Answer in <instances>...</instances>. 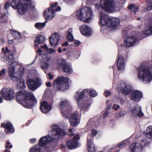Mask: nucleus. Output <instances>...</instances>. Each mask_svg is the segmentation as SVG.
I'll return each instance as SVG.
<instances>
[{"label": "nucleus", "mask_w": 152, "mask_h": 152, "mask_svg": "<svg viewBox=\"0 0 152 152\" xmlns=\"http://www.w3.org/2000/svg\"><path fill=\"white\" fill-rule=\"evenodd\" d=\"M89 92L90 95L92 97H95L97 95V93L94 90L89 91L86 89L81 91H78L76 93L75 97L79 105L81 106V110L85 112L88 111L89 108L90 104L88 103V98L86 95Z\"/></svg>", "instance_id": "nucleus-1"}, {"label": "nucleus", "mask_w": 152, "mask_h": 152, "mask_svg": "<svg viewBox=\"0 0 152 152\" xmlns=\"http://www.w3.org/2000/svg\"><path fill=\"white\" fill-rule=\"evenodd\" d=\"M57 141L56 138L52 137L50 135L43 136L39 139L38 145L31 148L30 152H41V146L44 148L45 151L50 152L53 150L55 146H51L50 143L52 141L56 142Z\"/></svg>", "instance_id": "nucleus-2"}, {"label": "nucleus", "mask_w": 152, "mask_h": 152, "mask_svg": "<svg viewBox=\"0 0 152 152\" xmlns=\"http://www.w3.org/2000/svg\"><path fill=\"white\" fill-rule=\"evenodd\" d=\"M137 77L145 83H150L152 80V65H141L138 69Z\"/></svg>", "instance_id": "nucleus-3"}, {"label": "nucleus", "mask_w": 152, "mask_h": 152, "mask_svg": "<svg viewBox=\"0 0 152 152\" xmlns=\"http://www.w3.org/2000/svg\"><path fill=\"white\" fill-rule=\"evenodd\" d=\"M34 76V77L29 79V89L34 91L42 83L41 79L38 77H35L37 75V72L35 67L29 70V73Z\"/></svg>", "instance_id": "nucleus-4"}, {"label": "nucleus", "mask_w": 152, "mask_h": 152, "mask_svg": "<svg viewBox=\"0 0 152 152\" xmlns=\"http://www.w3.org/2000/svg\"><path fill=\"white\" fill-rule=\"evenodd\" d=\"M95 7L97 10L101 7L107 12H110L115 10V3L114 0H100L99 4H95Z\"/></svg>", "instance_id": "nucleus-5"}, {"label": "nucleus", "mask_w": 152, "mask_h": 152, "mask_svg": "<svg viewBox=\"0 0 152 152\" xmlns=\"http://www.w3.org/2000/svg\"><path fill=\"white\" fill-rule=\"evenodd\" d=\"M15 98L18 102L25 108H28V93L24 90H22L16 93Z\"/></svg>", "instance_id": "nucleus-6"}, {"label": "nucleus", "mask_w": 152, "mask_h": 152, "mask_svg": "<svg viewBox=\"0 0 152 152\" xmlns=\"http://www.w3.org/2000/svg\"><path fill=\"white\" fill-rule=\"evenodd\" d=\"M68 79L63 77H58L53 82V86L57 90L64 91L69 88Z\"/></svg>", "instance_id": "nucleus-7"}, {"label": "nucleus", "mask_w": 152, "mask_h": 152, "mask_svg": "<svg viewBox=\"0 0 152 152\" xmlns=\"http://www.w3.org/2000/svg\"><path fill=\"white\" fill-rule=\"evenodd\" d=\"M0 94V103L3 102V99L7 100L13 99L15 96V92L14 90L10 88L5 87L1 90Z\"/></svg>", "instance_id": "nucleus-8"}, {"label": "nucleus", "mask_w": 152, "mask_h": 152, "mask_svg": "<svg viewBox=\"0 0 152 152\" xmlns=\"http://www.w3.org/2000/svg\"><path fill=\"white\" fill-rule=\"evenodd\" d=\"M59 104L61 106L60 111L63 116L65 118H67L69 115L72 112L71 106L66 100L61 101Z\"/></svg>", "instance_id": "nucleus-9"}, {"label": "nucleus", "mask_w": 152, "mask_h": 152, "mask_svg": "<svg viewBox=\"0 0 152 152\" xmlns=\"http://www.w3.org/2000/svg\"><path fill=\"white\" fill-rule=\"evenodd\" d=\"M10 5L14 9L17 10L21 15H24L27 10L26 4H22L21 0H13Z\"/></svg>", "instance_id": "nucleus-10"}, {"label": "nucleus", "mask_w": 152, "mask_h": 152, "mask_svg": "<svg viewBox=\"0 0 152 152\" xmlns=\"http://www.w3.org/2000/svg\"><path fill=\"white\" fill-rule=\"evenodd\" d=\"M137 40V37L134 33L127 36L124 40V45L126 48H128L134 45Z\"/></svg>", "instance_id": "nucleus-11"}, {"label": "nucleus", "mask_w": 152, "mask_h": 152, "mask_svg": "<svg viewBox=\"0 0 152 152\" xmlns=\"http://www.w3.org/2000/svg\"><path fill=\"white\" fill-rule=\"evenodd\" d=\"M149 143L146 139H144L142 141L141 143L136 142L132 144L130 146L132 152H142L143 146H146Z\"/></svg>", "instance_id": "nucleus-12"}, {"label": "nucleus", "mask_w": 152, "mask_h": 152, "mask_svg": "<svg viewBox=\"0 0 152 152\" xmlns=\"http://www.w3.org/2000/svg\"><path fill=\"white\" fill-rule=\"evenodd\" d=\"M51 134L58 138H61L65 134V132L63 129L60 128L59 126L54 124L51 126Z\"/></svg>", "instance_id": "nucleus-13"}, {"label": "nucleus", "mask_w": 152, "mask_h": 152, "mask_svg": "<svg viewBox=\"0 0 152 152\" xmlns=\"http://www.w3.org/2000/svg\"><path fill=\"white\" fill-rule=\"evenodd\" d=\"M57 4V2H56L54 4H52L51 7H49L47 10H45L44 15L46 20H51L54 17L55 15L54 8Z\"/></svg>", "instance_id": "nucleus-14"}, {"label": "nucleus", "mask_w": 152, "mask_h": 152, "mask_svg": "<svg viewBox=\"0 0 152 152\" xmlns=\"http://www.w3.org/2000/svg\"><path fill=\"white\" fill-rule=\"evenodd\" d=\"M117 89L123 94L127 95L131 92V86L124 82H121L118 85Z\"/></svg>", "instance_id": "nucleus-15"}, {"label": "nucleus", "mask_w": 152, "mask_h": 152, "mask_svg": "<svg viewBox=\"0 0 152 152\" xmlns=\"http://www.w3.org/2000/svg\"><path fill=\"white\" fill-rule=\"evenodd\" d=\"M10 77L14 82L18 83L17 86L18 89H20L25 88V84L24 80L22 78H19L18 77H16L13 74L10 75Z\"/></svg>", "instance_id": "nucleus-16"}, {"label": "nucleus", "mask_w": 152, "mask_h": 152, "mask_svg": "<svg viewBox=\"0 0 152 152\" xmlns=\"http://www.w3.org/2000/svg\"><path fill=\"white\" fill-rule=\"evenodd\" d=\"M79 113L77 112H75L70 116L69 121L72 126L75 127L79 124Z\"/></svg>", "instance_id": "nucleus-17"}, {"label": "nucleus", "mask_w": 152, "mask_h": 152, "mask_svg": "<svg viewBox=\"0 0 152 152\" xmlns=\"http://www.w3.org/2000/svg\"><path fill=\"white\" fill-rule=\"evenodd\" d=\"M99 24L100 26H104L108 25L110 18L108 15L102 11H100L99 15Z\"/></svg>", "instance_id": "nucleus-18"}, {"label": "nucleus", "mask_w": 152, "mask_h": 152, "mask_svg": "<svg viewBox=\"0 0 152 152\" xmlns=\"http://www.w3.org/2000/svg\"><path fill=\"white\" fill-rule=\"evenodd\" d=\"M86 10H88L86 11L83 16L84 18H82V21L85 23H88L90 22L91 20L93 18L94 15L93 14V12L91 8L88 7H86Z\"/></svg>", "instance_id": "nucleus-19"}, {"label": "nucleus", "mask_w": 152, "mask_h": 152, "mask_svg": "<svg viewBox=\"0 0 152 152\" xmlns=\"http://www.w3.org/2000/svg\"><path fill=\"white\" fill-rule=\"evenodd\" d=\"M60 39V34L57 33L53 34L50 38V44L53 47L57 45Z\"/></svg>", "instance_id": "nucleus-20"}, {"label": "nucleus", "mask_w": 152, "mask_h": 152, "mask_svg": "<svg viewBox=\"0 0 152 152\" xmlns=\"http://www.w3.org/2000/svg\"><path fill=\"white\" fill-rule=\"evenodd\" d=\"M1 127L5 128L4 132L6 134H12L15 132V129L12 124L9 122L1 123Z\"/></svg>", "instance_id": "nucleus-21"}, {"label": "nucleus", "mask_w": 152, "mask_h": 152, "mask_svg": "<svg viewBox=\"0 0 152 152\" xmlns=\"http://www.w3.org/2000/svg\"><path fill=\"white\" fill-rule=\"evenodd\" d=\"M82 33L86 36H89L93 34V31L90 27L86 25H82L80 28Z\"/></svg>", "instance_id": "nucleus-22"}, {"label": "nucleus", "mask_w": 152, "mask_h": 152, "mask_svg": "<svg viewBox=\"0 0 152 152\" xmlns=\"http://www.w3.org/2000/svg\"><path fill=\"white\" fill-rule=\"evenodd\" d=\"M119 51L117 56V65L118 69L120 70L124 69L125 67L124 60L123 56Z\"/></svg>", "instance_id": "nucleus-23"}, {"label": "nucleus", "mask_w": 152, "mask_h": 152, "mask_svg": "<svg viewBox=\"0 0 152 152\" xmlns=\"http://www.w3.org/2000/svg\"><path fill=\"white\" fill-rule=\"evenodd\" d=\"M51 56L48 55L43 56V59L41 65L42 69H48L49 66V62L51 59Z\"/></svg>", "instance_id": "nucleus-24"}, {"label": "nucleus", "mask_w": 152, "mask_h": 152, "mask_svg": "<svg viewBox=\"0 0 152 152\" xmlns=\"http://www.w3.org/2000/svg\"><path fill=\"white\" fill-rule=\"evenodd\" d=\"M132 115L135 117H140L143 115V113L142 112L141 107L137 105H135L132 110Z\"/></svg>", "instance_id": "nucleus-25"}, {"label": "nucleus", "mask_w": 152, "mask_h": 152, "mask_svg": "<svg viewBox=\"0 0 152 152\" xmlns=\"http://www.w3.org/2000/svg\"><path fill=\"white\" fill-rule=\"evenodd\" d=\"M142 96V92L138 90H136L132 93L131 99L133 102H139Z\"/></svg>", "instance_id": "nucleus-26"}, {"label": "nucleus", "mask_w": 152, "mask_h": 152, "mask_svg": "<svg viewBox=\"0 0 152 152\" xmlns=\"http://www.w3.org/2000/svg\"><path fill=\"white\" fill-rule=\"evenodd\" d=\"M52 106L51 104H49L46 101H43L41 103L40 108L43 113L49 112L51 109Z\"/></svg>", "instance_id": "nucleus-27"}, {"label": "nucleus", "mask_w": 152, "mask_h": 152, "mask_svg": "<svg viewBox=\"0 0 152 152\" xmlns=\"http://www.w3.org/2000/svg\"><path fill=\"white\" fill-rule=\"evenodd\" d=\"M119 24V20L118 19L114 17L110 18L108 23L110 28H115Z\"/></svg>", "instance_id": "nucleus-28"}, {"label": "nucleus", "mask_w": 152, "mask_h": 152, "mask_svg": "<svg viewBox=\"0 0 152 152\" xmlns=\"http://www.w3.org/2000/svg\"><path fill=\"white\" fill-rule=\"evenodd\" d=\"M93 138V137L90 135L88 137L87 145L88 152H95V151L94 145L92 143V140Z\"/></svg>", "instance_id": "nucleus-29"}, {"label": "nucleus", "mask_w": 152, "mask_h": 152, "mask_svg": "<svg viewBox=\"0 0 152 152\" xmlns=\"http://www.w3.org/2000/svg\"><path fill=\"white\" fill-rule=\"evenodd\" d=\"M61 66L63 68V71L69 74H70L72 72V69L70 65H69L63 61L61 63Z\"/></svg>", "instance_id": "nucleus-30"}, {"label": "nucleus", "mask_w": 152, "mask_h": 152, "mask_svg": "<svg viewBox=\"0 0 152 152\" xmlns=\"http://www.w3.org/2000/svg\"><path fill=\"white\" fill-rule=\"evenodd\" d=\"M147 20L148 21L149 24L146 27L145 32H143L146 35H150L152 34V19H148Z\"/></svg>", "instance_id": "nucleus-31"}, {"label": "nucleus", "mask_w": 152, "mask_h": 152, "mask_svg": "<svg viewBox=\"0 0 152 152\" xmlns=\"http://www.w3.org/2000/svg\"><path fill=\"white\" fill-rule=\"evenodd\" d=\"M88 10H87V11ZM86 11V7L83 8L81 9L77 10L76 12V16L77 19L82 20V18H84L83 16V14Z\"/></svg>", "instance_id": "nucleus-32"}, {"label": "nucleus", "mask_w": 152, "mask_h": 152, "mask_svg": "<svg viewBox=\"0 0 152 152\" xmlns=\"http://www.w3.org/2000/svg\"><path fill=\"white\" fill-rule=\"evenodd\" d=\"M67 146L70 149L75 148L77 146V142L73 140H70L67 143Z\"/></svg>", "instance_id": "nucleus-33"}, {"label": "nucleus", "mask_w": 152, "mask_h": 152, "mask_svg": "<svg viewBox=\"0 0 152 152\" xmlns=\"http://www.w3.org/2000/svg\"><path fill=\"white\" fill-rule=\"evenodd\" d=\"M145 135L148 138L152 137V126H150L148 127L144 133Z\"/></svg>", "instance_id": "nucleus-34"}, {"label": "nucleus", "mask_w": 152, "mask_h": 152, "mask_svg": "<svg viewBox=\"0 0 152 152\" xmlns=\"http://www.w3.org/2000/svg\"><path fill=\"white\" fill-rule=\"evenodd\" d=\"M47 21H45L43 23L37 22L36 23L35 25V27L39 30H42L46 26Z\"/></svg>", "instance_id": "nucleus-35"}, {"label": "nucleus", "mask_w": 152, "mask_h": 152, "mask_svg": "<svg viewBox=\"0 0 152 152\" xmlns=\"http://www.w3.org/2000/svg\"><path fill=\"white\" fill-rule=\"evenodd\" d=\"M67 39L70 42L72 41L74 39L72 30L71 28H69L67 31Z\"/></svg>", "instance_id": "nucleus-36"}, {"label": "nucleus", "mask_w": 152, "mask_h": 152, "mask_svg": "<svg viewBox=\"0 0 152 152\" xmlns=\"http://www.w3.org/2000/svg\"><path fill=\"white\" fill-rule=\"evenodd\" d=\"M18 63L16 61H14L13 62L11 63L10 64V66L9 68V71L12 73L10 74V75L11 74H13L15 72V66L18 65Z\"/></svg>", "instance_id": "nucleus-37"}, {"label": "nucleus", "mask_w": 152, "mask_h": 152, "mask_svg": "<svg viewBox=\"0 0 152 152\" xmlns=\"http://www.w3.org/2000/svg\"><path fill=\"white\" fill-rule=\"evenodd\" d=\"M45 38L42 36L39 35L36 37L35 41V43L39 44L43 43L45 41Z\"/></svg>", "instance_id": "nucleus-38"}, {"label": "nucleus", "mask_w": 152, "mask_h": 152, "mask_svg": "<svg viewBox=\"0 0 152 152\" xmlns=\"http://www.w3.org/2000/svg\"><path fill=\"white\" fill-rule=\"evenodd\" d=\"M25 68L21 66L18 69V76H16V77H18L19 78H22L24 72L25 70Z\"/></svg>", "instance_id": "nucleus-39"}, {"label": "nucleus", "mask_w": 152, "mask_h": 152, "mask_svg": "<svg viewBox=\"0 0 152 152\" xmlns=\"http://www.w3.org/2000/svg\"><path fill=\"white\" fill-rule=\"evenodd\" d=\"M126 113L127 112L126 111H121L119 113L115 114V117L117 118H119L124 116Z\"/></svg>", "instance_id": "nucleus-40"}, {"label": "nucleus", "mask_w": 152, "mask_h": 152, "mask_svg": "<svg viewBox=\"0 0 152 152\" xmlns=\"http://www.w3.org/2000/svg\"><path fill=\"white\" fill-rule=\"evenodd\" d=\"M127 8L129 10H133V11L134 12V14H135V12L138 9V7H134V4H132L128 6Z\"/></svg>", "instance_id": "nucleus-41"}, {"label": "nucleus", "mask_w": 152, "mask_h": 152, "mask_svg": "<svg viewBox=\"0 0 152 152\" xmlns=\"http://www.w3.org/2000/svg\"><path fill=\"white\" fill-rule=\"evenodd\" d=\"M11 33L12 36L15 38H17L21 37V35L20 32L13 31H11Z\"/></svg>", "instance_id": "nucleus-42"}, {"label": "nucleus", "mask_w": 152, "mask_h": 152, "mask_svg": "<svg viewBox=\"0 0 152 152\" xmlns=\"http://www.w3.org/2000/svg\"><path fill=\"white\" fill-rule=\"evenodd\" d=\"M7 58L8 61L9 62L11 63L15 61L13 54H10L7 57Z\"/></svg>", "instance_id": "nucleus-43"}, {"label": "nucleus", "mask_w": 152, "mask_h": 152, "mask_svg": "<svg viewBox=\"0 0 152 152\" xmlns=\"http://www.w3.org/2000/svg\"><path fill=\"white\" fill-rule=\"evenodd\" d=\"M30 108H32L37 104V99H34L33 100H30Z\"/></svg>", "instance_id": "nucleus-44"}, {"label": "nucleus", "mask_w": 152, "mask_h": 152, "mask_svg": "<svg viewBox=\"0 0 152 152\" xmlns=\"http://www.w3.org/2000/svg\"><path fill=\"white\" fill-rule=\"evenodd\" d=\"M34 99H37L34 95L33 93L29 92V108H30V100H33Z\"/></svg>", "instance_id": "nucleus-45"}, {"label": "nucleus", "mask_w": 152, "mask_h": 152, "mask_svg": "<svg viewBox=\"0 0 152 152\" xmlns=\"http://www.w3.org/2000/svg\"><path fill=\"white\" fill-rule=\"evenodd\" d=\"M64 2L69 4L72 5L75 3V0H63Z\"/></svg>", "instance_id": "nucleus-46"}, {"label": "nucleus", "mask_w": 152, "mask_h": 152, "mask_svg": "<svg viewBox=\"0 0 152 152\" xmlns=\"http://www.w3.org/2000/svg\"><path fill=\"white\" fill-rule=\"evenodd\" d=\"M34 7V3L31 0H29V9L33 10Z\"/></svg>", "instance_id": "nucleus-47"}, {"label": "nucleus", "mask_w": 152, "mask_h": 152, "mask_svg": "<svg viewBox=\"0 0 152 152\" xmlns=\"http://www.w3.org/2000/svg\"><path fill=\"white\" fill-rule=\"evenodd\" d=\"M151 0L149 2L148 6L147 7V10H152V2Z\"/></svg>", "instance_id": "nucleus-48"}, {"label": "nucleus", "mask_w": 152, "mask_h": 152, "mask_svg": "<svg viewBox=\"0 0 152 152\" xmlns=\"http://www.w3.org/2000/svg\"><path fill=\"white\" fill-rule=\"evenodd\" d=\"M48 53L50 54H52L56 52V50L50 48H48L47 51Z\"/></svg>", "instance_id": "nucleus-49"}, {"label": "nucleus", "mask_w": 152, "mask_h": 152, "mask_svg": "<svg viewBox=\"0 0 152 152\" xmlns=\"http://www.w3.org/2000/svg\"><path fill=\"white\" fill-rule=\"evenodd\" d=\"M37 54L35 57V58L37 59L38 57V55L41 56L42 54V50L40 49H39L37 51Z\"/></svg>", "instance_id": "nucleus-50"}, {"label": "nucleus", "mask_w": 152, "mask_h": 152, "mask_svg": "<svg viewBox=\"0 0 152 152\" xmlns=\"http://www.w3.org/2000/svg\"><path fill=\"white\" fill-rule=\"evenodd\" d=\"M1 51L3 52L4 54H6L7 53H9L10 50H9L8 48L6 47L5 49L4 48H3L1 49Z\"/></svg>", "instance_id": "nucleus-51"}, {"label": "nucleus", "mask_w": 152, "mask_h": 152, "mask_svg": "<svg viewBox=\"0 0 152 152\" xmlns=\"http://www.w3.org/2000/svg\"><path fill=\"white\" fill-rule=\"evenodd\" d=\"M75 129L74 128H72V129H69V132L71 133L69 134L70 136H72L74 134V133L73 132L75 131Z\"/></svg>", "instance_id": "nucleus-52"}, {"label": "nucleus", "mask_w": 152, "mask_h": 152, "mask_svg": "<svg viewBox=\"0 0 152 152\" xmlns=\"http://www.w3.org/2000/svg\"><path fill=\"white\" fill-rule=\"evenodd\" d=\"M10 3L8 2H6L4 6V9L6 10H7L8 8L10 7Z\"/></svg>", "instance_id": "nucleus-53"}, {"label": "nucleus", "mask_w": 152, "mask_h": 152, "mask_svg": "<svg viewBox=\"0 0 152 152\" xmlns=\"http://www.w3.org/2000/svg\"><path fill=\"white\" fill-rule=\"evenodd\" d=\"M119 108L120 106L119 105H116L115 104H114L113 107V109H115V110H117Z\"/></svg>", "instance_id": "nucleus-54"}, {"label": "nucleus", "mask_w": 152, "mask_h": 152, "mask_svg": "<svg viewBox=\"0 0 152 152\" xmlns=\"http://www.w3.org/2000/svg\"><path fill=\"white\" fill-rule=\"evenodd\" d=\"M81 43V42L79 41H75L74 42V45L75 46L77 47Z\"/></svg>", "instance_id": "nucleus-55"}, {"label": "nucleus", "mask_w": 152, "mask_h": 152, "mask_svg": "<svg viewBox=\"0 0 152 152\" xmlns=\"http://www.w3.org/2000/svg\"><path fill=\"white\" fill-rule=\"evenodd\" d=\"M111 92L110 91H106L104 93V94L106 97H108L110 95Z\"/></svg>", "instance_id": "nucleus-56"}, {"label": "nucleus", "mask_w": 152, "mask_h": 152, "mask_svg": "<svg viewBox=\"0 0 152 152\" xmlns=\"http://www.w3.org/2000/svg\"><path fill=\"white\" fill-rule=\"evenodd\" d=\"M5 69H4L1 70L0 72V77L1 76H3L5 75Z\"/></svg>", "instance_id": "nucleus-57"}, {"label": "nucleus", "mask_w": 152, "mask_h": 152, "mask_svg": "<svg viewBox=\"0 0 152 152\" xmlns=\"http://www.w3.org/2000/svg\"><path fill=\"white\" fill-rule=\"evenodd\" d=\"M125 143V141H123L120 143L118 145V147L120 148L123 147L124 146Z\"/></svg>", "instance_id": "nucleus-58"}, {"label": "nucleus", "mask_w": 152, "mask_h": 152, "mask_svg": "<svg viewBox=\"0 0 152 152\" xmlns=\"http://www.w3.org/2000/svg\"><path fill=\"white\" fill-rule=\"evenodd\" d=\"M22 4H26L27 9L28 8V0H22Z\"/></svg>", "instance_id": "nucleus-59"}, {"label": "nucleus", "mask_w": 152, "mask_h": 152, "mask_svg": "<svg viewBox=\"0 0 152 152\" xmlns=\"http://www.w3.org/2000/svg\"><path fill=\"white\" fill-rule=\"evenodd\" d=\"M108 113L109 112L107 111H105L103 115L104 118H106L107 116Z\"/></svg>", "instance_id": "nucleus-60"}, {"label": "nucleus", "mask_w": 152, "mask_h": 152, "mask_svg": "<svg viewBox=\"0 0 152 152\" xmlns=\"http://www.w3.org/2000/svg\"><path fill=\"white\" fill-rule=\"evenodd\" d=\"M91 132L93 136H95L97 133V131L95 130H92Z\"/></svg>", "instance_id": "nucleus-61"}, {"label": "nucleus", "mask_w": 152, "mask_h": 152, "mask_svg": "<svg viewBox=\"0 0 152 152\" xmlns=\"http://www.w3.org/2000/svg\"><path fill=\"white\" fill-rule=\"evenodd\" d=\"M41 47L45 49L47 51L48 49V48L46 44H45L43 46L41 45Z\"/></svg>", "instance_id": "nucleus-62"}, {"label": "nucleus", "mask_w": 152, "mask_h": 152, "mask_svg": "<svg viewBox=\"0 0 152 152\" xmlns=\"http://www.w3.org/2000/svg\"><path fill=\"white\" fill-rule=\"evenodd\" d=\"M48 76L50 79L52 80L53 79V75H52L50 73H49L48 74Z\"/></svg>", "instance_id": "nucleus-63"}, {"label": "nucleus", "mask_w": 152, "mask_h": 152, "mask_svg": "<svg viewBox=\"0 0 152 152\" xmlns=\"http://www.w3.org/2000/svg\"><path fill=\"white\" fill-rule=\"evenodd\" d=\"M73 138L74 139L76 140H79L80 139V137L78 134H76L74 136Z\"/></svg>", "instance_id": "nucleus-64"}]
</instances>
